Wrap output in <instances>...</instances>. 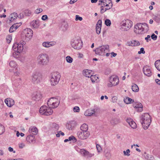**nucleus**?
Instances as JSON below:
<instances>
[{"label":"nucleus","instance_id":"41","mask_svg":"<svg viewBox=\"0 0 160 160\" xmlns=\"http://www.w3.org/2000/svg\"><path fill=\"white\" fill-rule=\"evenodd\" d=\"M105 24L107 26H110L111 24V21L109 19H106L105 21Z\"/></svg>","mask_w":160,"mask_h":160},{"label":"nucleus","instance_id":"40","mask_svg":"<svg viewBox=\"0 0 160 160\" xmlns=\"http://www.w3.org/2000/svg\"><path fill=\"white\" fill-rule=\"evenodd\" d=\"M90 78L92 82H94L95 81L97 80V79L98 78L96 75H92L90 77Z\"/></svg>","mask_w":160,"mask_h":160},{"label":"nucleus","instance_id":"29","mask_svg":"<svg viewBox=\"0 0 160 160\" xmlns=\"http://www.w3.org/2000/svg\"><path fill=\"white\" fill-rule=\"evenodd\" d=\"M42 46L46 48H49L53 45V43L52 42H45L42 43Z\"/></svg>","mask_w":160,"mask_h":160},{"label":"nucleus","instance_id":"48","mask_svg":"<svg viewBox=\"0 0 160 160\" xmlns=\"http://www.w3.org/2000/svg\"><path fill=\"white\" fill-rule=\"evenodd\" d=\"M60 134L61 135L63 136L64 135V133L63 132H61V131H58V133L56 134V136L57 137H58V138L60 136Z\"/></svg>","mask_w":160,"mask_h":160},{"label":"nucleus","instance_id":"56","mask_svg":"<svg viewBox=\"0 0 160 160\" xmlns=\"http://www.w3.org/2000/svg\"><path fill=\"white\" fill-rule=\"evenodd\" d=\"M155 19L157 22H160V16L158 15L157 16H156L155 18Z\"/></svg>","mask_w":160,"mask_h":160},{"label":"nucleus","instance_id":"52","mask_svg":"<svg viewBox=\"0 0 160 160\" xmlns=\"http://www.w3.org/2000/svg\"><path fill=\"white\" fill-rule=\"evenodd\" d=\"M82 20V17H80L78 15H76V16L75 20L76 21H78L79 20L80 21H81Z\"/></svg>","mask_w":160,"mask_h":160},{"label":"nucleus","instance_id":"30","mask_svg":"<svg viewBox=\"0 0 160 160\" xmlns=\"http://www.w3.org/2000/svg\"><path fill=\"white\" fill-rule=\"evenodd\" d=\"M88 126L86 124H83L80 127V130L82 131L88 132Z\"/></svg>","mask_w":160,"mask_h":160},{"label":"nucleus","instance_id":"25","mask_svg":"<svg viewBox=\"0 0 160 160\" xmlns=\"http://www.w3.org/2000/svg\"><path fill=\"white\" fill-rule=\"evenodd\" d=\"M92 72V71L89 70H85L83 71V74L86 77L90 78L92 75L91 73Z\"/></svg>","mask_w":160,"mask_h":160},{"label":"nucleus","instance_id":"61","mask_svg":"<svg viewBox=\"0 0 160 160\" xmlns=\"http://www.w3.org/2000/svg\"><path fill=\"white\" fill-rule=\"evenodd\" d=\"M150 36L149 35H148L147 36V37L145 38V40L147 41V42H148V39H149V40L150 41L151 40V39H150Z\"/></svg>","mask_w":160,"mask_h":160},{"label":"nucleus","instance_id":"55","mask_svg":"<svg viewBox=\"0 0 160 160\" xmlns=\"http://www.w3.org/2000/svg\"><path fill=\"white\" fill-rule=\"evenodd\" d=\"M118 98L117 97L114 96L112 97V101L113 102H117Z\"/></svg>","mask_w":160,"mask_h":160},{"label":"nucleus","instance_id":"37","mask_svg":"<svg viewBox=\"0 0 160 160\" xmlns=\"http://www.w3.org/2000/svg\"><path fill=\"white\" fill-rule=\"evenodd\" d=\"M5 131L4 126L0 124V135L2 134Z\"/></svg>","mask_w":160,"mask_h":160},{"label":"nucleus","instance_id":"39","mask_svg":"<svg viewBox=\"0 0 160 160\" xmlns=\"http://www.w3.org/2000/svg\"><path fill=\"white\" fill-rule=\"evenodd\" d=\"M10 16L12 19H13V20H14L17 18L18 17V15L17 13L14 12L13 13L11 14Z\"/></svg>","mask_w":160,"mask_h":160},{"label":"nucleus","instance_id":"44","mask_svg":"<svg viewBox=\"0 0 160 160\" xmlns=\"http://www.w3.org/2000/svg\"><path fill=\"white\" fill-rule=\"evenodd\" d=\"M66 60L68 62L71 63L72 62L73 59L69 56H68L66 57Z\"/></svg>","mask_w":160,"mask_h":160},{"label":"nucleus","instance_id":"60","mask_svg":"<svg viewBox=\"0 0 160 160\" xmlns=\"http://www.w3.org/2000/svg\"><path fill=\"white\" fill-rule=\"evenodd\" d=\"M48 18V16L47 15H43L42 16V19L43 20H45Z\"/></svg>","mask_w":160,"mask_h":160},{"label":"nucleus","instance_id":"50","mask_svg":"<svg viewBox=\"0 0 160 160\" xmlns=\"http://www.w3.org/2000/svg\"><path fill=\"white\" fill-rule=\"evenodd\" d=\"M16 30V29L14 27L13 25L10 28L9 30V32H12Z\"/></svg>","mask_w":160,"mask_h":160},{"label":"nucleus","instance_id":"22","mask_svg":"<svg viewBox=\"0 0 160 160\" xmlns=\"http://www.w3.org/2000/svg\"><path fill=\"white\" fill-rule=\"evenodd\" d=\"M95 112V109L87 110L85 112V115L86 116H90L94 114Z\"/></svg>","mask_w":160,"mask_h":160},{"label":"nucleus","instance_id":"3","mask_svg":"<svg viewBox=\"0 0 160 160\" xmlns=\"http://www.w3.org/2000/svg\"><path fill=\"white\" fill-rule=\"evenodd\" d=\"M49 61L48 55L45 53L41 54L37 57L38 64L40 66H46L48 64Z\"/></svg>","mask_w":160,"mask_h":160},{"label":"nucleus","instance_id":"1","mask_svg":"<svg viewBox=\"0 0 160 160\" xmlns=\"http://www.w3.org/2000/svg\"><path fill=\"white\" fill-rule=\"evenodd\" d=\"M149 30V27L147 24L139 23L134 26V32L138 34H144L147 32Z\"/></svg>","mask_w":160,"mask_h":160},{"label":"nucleus","instance_id":"62","mask_svg":"<svg viewBox=\"0 0 160 160\" xmlns=\"http://www.w3.org/2000/svg\"><path fill=\"white\" fill-rule=\"evenodd\" d=\"M133 41L128 42H127V44L129 46H132Z\"/></svg>","mask_w":160,"mask_h":160},{"label":"nucleus","instance_id":"34","mask_svg":"<svg viewBox=\"0 0 160 160\" xmlns=\"http://www.w3.org/2000/svg\"><path fill=\"white\" fill-rule=\"evenodd\" d=\"M105 156L108 160H109L112 158V155L110 151H107L106 152Z\"/></svg>","mask_w":160,"mask_h":160},{"label":"nucleus","instance_id":"9","mask_svg":"<svg viewBox=\"0 0 160 160\" xmlns=\"http://www.w3.org/2000/svg\"><path fill=\"white\" fill-rule=\"evenodd\" d=\"M132 22L129 20L122 21L121 23L122 30L127 31L132 26Z\"/></svg>","mask_w":160,"mask_h":160},{"label":"nucleus","instance_id":"2","mask_svg":"<svg viewBox=\"0 0 160 160\" xmlns=\"http://www.w3.org/2000/svg\"><path fill=\"white\" fill-rule=\"evenodd\" d=\"M151 122V117L148 113L142 114L140 117V122L144 129H147Z\"/></svg>","mask_w":160,"mask_h":160},{"label":"nucleus","instance_id":"23","mask_svg":"<svg viewBox=\"0 0 160 160\" xmlns=\"http://www.w3.org/2000/svg\"><path fill=\"white\" fill-rule=\"evenodd\" d=\"M111 125H114L118 124L120 122L119 119L117 118H112L110 121Z\"/></svg>","mask_w":160,"mask_h":160},{"label":"nucleus","instance_id":"38","mask_svg":"<svg viewBox=\"0 0 160 160\" xmlns=\"http://www.w3.org/2000/svg\"><path fill=\"white\" fill-rule=\"evenodd\" d=\"M9 64L11 67L13 68H15L17 66V64L14 61H10Z\"/></svg>","mask_w":160,"mask_h":160},{"label":"nucleus","instance_id":"36","mask_svg":"<svg viewBox=\"0 0 160 160\" xmlns=\"http://www.w3.org/2000/svg\"><path fill=\"white\" fill-rule=\"evenodd\" d=\"M52 128L55 131H57L58 130L59 126L57 124L53 123L52 124Z\"/></svg>","mask_w":160,"mask_h":160},{"label":"nucleus","instance_id":"35","mask_svg":"<svg viewBox=\"0 0 160 160\" xmlns=\"http://www.w3.org/2000/svg\"><path fill=\"white\" fill-rule=\"evenodd\" d=\"M132 90L133 91L137 92L139 90V88L137 85L136 84H134L132 86Z\"/></svg>","mask_w":160,"mask_h":160},{"label":"nucleus","instance_id":"27","mask_svg":"<svg viewBox=\"0 0 160 160\" xmlns=\"http://www.w3.org/2000/svg\"><path fill=\"white\" fill-rule=\"evenodd\" d=\"M30 24L33 28H37L39 26V23L38 20H33Z\"/></svg>","mask_w":160,"mask_h":160},{"label":"nucleus","instance_id":"28","mask_svg":"<svg viewBox=\"0 0 160 160\" xmlns=\"http://www.w3.org/2000/svg\"><path fill=\"white\" fill-rule=\"evenodd\" d=\"M60 102V100L57 98H50L47 102V104H50L52 102Z\"/></svg>","mask_w":160,"mask_h":160},{"label":"nucleus","instance_id":"7","mask_svg":"<svg viewBox=\"0 0 160 160\" xmlns=\"http://www.w3.org/2000/svg\"><path fill=\"white\" fill-rule=\"evenodd\" d=\"M61 76L57 72L52 73L50 82L52 85L54 86L57 84Z\"/></svg>","mask_w":160,"mask_h":160},{"label":"nucleus","instance_id":"11","mask_svg":"<svg viewBox=\"0 0 160 160\" xmlns=\"http://www.w3.org/2000/svg\"><path fill=\"white\" fill-rule=\"evenodd\" d=\"M23 33L27 40H29L32 38L33 35V31L31 29L27 28L24 30Z\"/></svg>","mask_w":160,"mask_h":160},{"label":"nucleus","instance_id":"18","mask_svg":"<svg viewBox=\"0 0 160 160\" xmlns=\"http://www.w3.org/2000/svg\"><path fill=\"white\" fill-rule=\"evenodd\" d=\"M102 25V20H98L96 27V33L98 34H99L101 32Z\"/></svg>","mask_w":160,"mask_h":160},{"label":"nucleus","instance_id":"14","mask_svg":"<svg viewBox=\"0 0 160 160\" xmlns=\"http://www.w3.org/2000/svg\"><path fill=\"white\" fill-rule=\"evenodd\" d=\"M12 48L15 51H16L15 49H17L18 52L19 53L22 52L23 49V44H14Z\"/></svg>","mask_w":160,"mask_h":160},{"label":"nucleus","instance_id":"47","mask_svg":"<svg viewBox=\"0 0 160 160\" xmlns=\"http://www.w3.org/2000/svg\"><path fill=\"white\" fill-rule=\"evenodd\" d=\"M12 39V36L10 35H8L7 36L6 38V39L7 40V42L8 43H9L11 40Z\"/></svg>","mask_w":160,"mask_h":160},{"label":"nucleus","instance_id":"10","mask_svg":"<svg viewBox=\"0 0 160 160\" xmlns=\"http://www.w3.org/2000/svg\"><path fill=\"white\" fill-rule=\"evenodd\" d=\"M78 138L81 139H85L87 138L90 135L89 132H86L80 131L78 132L77 133Z\"/></svg>","mask_w":160,"mask_h":160},{"label":"nucleus","instance_id":"46","mask_svg":"<svg viewBox=\"0 0 160 160\" xmlns=\"http://www.w3.org/2000/svg\"><path fill=\"white\" fill-rule=\"evenodd\" d=\"M139 45L140 43L139 41L136 40L133 41L132 46H138Z\"/></svg>","mask_w":160,"mask_h":160},{"label":"nucleus","instance_id":"13","mask_svg":"<svg viewBox=\"0 0 160 160\" xmlns=\"http://www.w3.org/2000/svg\"><path fill=\"white\" fill-rule=\"evenodd\" d=\"M110 81L112 83L113 86H115L118 85L119 82V78L117 76L113 75L110 77Z\"/></svg>","mask_w":160,"mask_h":160},{"label":"nucleus","instance_id":"12","mask_svg":"<svg viewBox=\"0 0 160 160\" xmlns=\"http://www.w3.org/2000/svg\"><path fill=\"white\" fill-rule=\"evenodd\" d=\"M142 71L144 74L148 77H150L152 75L151 70L149 66H144Z\"/></svg>","mask_w":160,"mask_h":160},{"label":"nucleus","instance_id":"53","mask_svg":"<svg viewBox=\"0 0 160 160\" xmlns=\"http://www.w3.org/2000/svg\"><path fill=\"white\" fill-rule=\"evenodd\" d=\"M96 148L97 149V150L98 152H100L102 150V148L100 146L99 144H97L96 145Z\"/></svg>","mask_w":160,"mask_h":160},{"label":"nucleus","instance_id":"20","mask_svg":"<svg viewBox=\"0 0 160 160\" xmlns=\"http://www.w3.org/2000/svg\"><path fill=\"white\" fill-rule=\"evenodd\" d=\"M134 107L137 109L138 112H141L142 111L143 106L140 103H137L134 106Z\"/></svg>","mask_w":160,"mask_h":160},{"label":"nucleus","instance_id":"45","mask_svg":"<svg viewBox=\"0 0 160 160\" xmlns=\"http://www.w3.org/2000/svg\"><path fill=\"white\" fill-rule=\"evenodd\" d=\"M31 11L28 9L25 10L24 11V14L26 16H29L31 14Z\"/></svg>","mask_w":160,"mask_h":160},{"label":"nucleus","instance_id":"15","mask_svg":"<svg viewBox=\"0 0 160 160\" xmlns=\"http://www.w3.org/2000/svg\"><path fill=\"white\" fill-rule=\"evenodd\" d=\"M101 1V3H105L106 4L105 6L107 7L108 6L109 7L108 8H105V11H106L107 10L111 9L112 6V3L111 0H103Z\"/></svg>","mask_w":160,"mask_h":160},{"label":"nucleus","instance_id":"57","mask_svg":"<svg viewBox=\"0 0 160 160\" xmlns=\"http://www.w3.org/2000/svg\"><path fill=\"white\" fill-rule=\"evenodd\" d=\"M42 11V9L41 8L37 9L35 11L36 13H39Z\"/></svg>","mask_w":160,"mask_h":160},{"label":"nucleus","instance_id":"54","mask_svg":"<svg viewBox=\"0 0 160 160\" xmlns=\"http://www.w3.org/2000/svg\"><path fill=\"white\" fill-rule=\"evenodd\" d=\"M151 37L153 40H155L157 39V36L156 35H155L154 33H153Z\"/></svg>","mask_w":160,"mask_h":160},{"label":"nucleus","instance_id":"42","mask_svg":"<svg viewBox=\"0 0 160 160\" xmlns=\"http://www.w3.org/2000/svg\"><path fill=\"white\" fill-rule=\"evenodd\" d=\"M68 138L69 141H72L73 142H76L77 141V139L73 136H72L70 137H69Z\"/></svg>","mask_w":160,"mask_h":160},{"label":"nucleus","instance_id":"33","mask_svg":"<svg viewBox=\"0 0 160 160\" xmlns=\"http://www.w3.org/2000/svg\"><path fill=\"white\" fill-rule=\"evenodd\" d=\"M155 66L157 70L160 71V60H157L155 62Z\"/></svg>","mask_w":160,"mask_h":160},{"label":"nucleus","instance_id":"26","mask_svg":"<svg viewBox=\"0 0 160 160\" xmlns=\"http://www.w3.org/2000/svg\"><path fill=\"white\" fill-rule=\"evenodd\" d=\"M60 103V102H52L50 104H48V106L49 108L51 109V108H55L58 107Z\"/></svg>","mask_w":160,"mask_h":160},{"label":"nucleus","instance_id":"8","mask_svg":"<svg viewBox=\"0 0 160 160\" xmlns=\"http://www.w3.org/2000/svg\"><path fill=\"white\" fill-rule=\"evenodd\" d=\"M39 112L41 114L46 116L51 115L53 112L52 109L46 106H42L39 109Z\"/></svg>","mask_w":160,"mask_h":160},{"label":"nucleus","instance_id":"17","mask_svg":"<svg viewBox=\"0 0 160 160\" xmlns=\"http://www.w3.org/2000/svg\"><path fill=\"white\" fill-rule=\"evenodd\" d=\"M80 152L81 154L83 156L88 158H91L94 155V154L91 153L84 149H81Z\"/></svg>","mask_w":160,"mask_h":160},{"label":"nucleus","instance_id":"32","mask_svg":"<svg viewBox=\"0 0 160 160\" xmlns=\"http://www.w3.org/2000/svg\"><path fill=\"white\" fill-rule=\"evenodd\" d=\"M72 122H70L69 123H67L66 125L67 128L69 130H72L74 127V125L73 124H72Z\"/></svg>","mask_w":160,"mask_h":160},{"label":"nucleus","instance_id":"6","mask_svg":"<svg viewBox=\"0 0 160 160\" xmlns=\"http://www.w3.org/2000/svg\"><path fill=\"white\" fill-rule=\"evenodd\" d=\"M32 82L34 84L40 83L42 80V74L38 72H33L31 76Z\"/></svg>","mask_w":160,"mask_h":160},{"label":"nucleus","instance_id":"51","mask_svg":"<svg viewBox=\"0 0 160 160\" xmlns=\"http://www.w3.org/2000/svg\"><path fill=\"white\" fill-rule=\"evenodd\" d=\"M73 110L74 112H79L80 111V109L78 107H75L73 109Z\"/></svg>","mask_w":160,"mask_h":160},{"label":"nucleus","instance_id":"58","mask_svg":"<svg viewBox=\"0 0 160 160\" xmlns=\"http://www.w3.org/2000/svg\"><path fill=\"white\" fill-rule=\"evenodd\" d=\"M18 17L19 18H24V14L23 13H20L18 15Z\"/></svg>","mask_w":160,"mask_h":160},{"label":"nucleus","instance_id":"21","mask_svg":"<svg viewBox=\"0 0 160 160\" xmlns=\"http://www.w3.org/2000/svg\"><path fill=\"white\" fill-rule=\"evenodd\" d=\"M26 140L29 143H34L35 142L34 137L32 135H28L26 138Z\"/></svg>","mask_w":160,"mask_h":160},{"label":"nucleus","instance_id":"43","mask_svg":"<svg viewBox=\"0 0 160 160\" xmlns=\"http://www.w3.org/2000/svg\"><path fill=\"white\" fill-rule=\"evenodd\" d=\"M130 123V124L129 125L132 128L134 129L137 128V125L136 123L133 121H132V122H131Z\"/></svg>","mask_w":160,"mask_h":160},{"label":"nucleus","instance_id":"59","mask_svg":"<svg viewBox=\"0 0 160 160\" xmlns=\"http://www.w3.org/2000/svg\"><path fill=\"white\" fill-rule=\"evenodd\" d=\"M143 155L145 158L148 160V157L150 155L145 152L144 153Z\"/></svg>","mask_w":160,"mask_h":160},{"label":"nucleus","instance_id":"16","mask_svg":"<svg viewBox=\"0 0 160 160\" xmlns=\"http://www.w3.org/2000/svg\"><path fill=\"white\" fill-rule=\"evenodd\" d=\"M42 98V95L40 92H36L34 93L32 96V99L36 101H38Z\"/></svg>","mask_w":160,"mask_h":160},{"label":"nucleus","instance_id":"24","mask_svg":"<svg viewBox=\"0 0 160 160\" xmlns=\"http://www.w3.org/2000/svg\"><path fill=\"white\" fill-rule=\"evenodd\" d=\"M29 132L33 134L36 135L37 134L38 131L37 128L35 127H31L29 130Z\"/></svg>","mask_w":160,"mask_h":160},{"label":"nucleus","instance_id":"19","mask_svg":"<svg viewBox=\"0 0 160 160\" xmlns=\"http://www.w3.org/2000/svg\"><path fill=\"white\" fill-rule=\"evenodd\" d=\"M5 102L7 106L9 107H12L14 104V101L11 98L6 99L5 100Z\"/></svg>","mask_w":160,"mask_h":160},{"label":"nucleus","instance_id":"4","mask_svg":"<svg viewBox=\"0 0 160 160\" xmlns=\"http://www.w3.org/2000/svg\"><path fill=\"white\" fill-rule=\"evenodd\" d=\"M96 54L100 56H104L105 53L109 51V46L106 45L99 47L94 50Z\"/></svg>","mask_w":160,"mask_h":160},{"label":"nucleus","instance_id":"5","mask_svg":"<svg viewBox=\"0 0 160 160\" xmlns=\"http://www.w3.org/2000/svg\"><path fill=\"white\" fill-rule=\"evenodd\" d=\"M71 45L74 49L79 50L82 48L83 44L80 38L78 37L71 42Z\"/></svg>","mask_w":160,"mask_h":160},{"label":"nucleus","instance_id":"64","mask_svg":"<svg viewBox=\"0 0 160 160\" xmlns=\"http://www.w3.org/2000/svg\"><path fill=\"white\" fill-rule=\"evenodd\" d=\"M155 81L156 83H157V84L160 85V80L158 79H155Z\"/></svg>","mask_w":160,"mask_h":160},{"label":"nucleus","instance_id":"31","mask_svg":"<svg viewBox=\"0 0 160 160\" xmlns=\"http://www.w3.org/2000/svg\"><path fill=\"white\" fill-rule=\"evenodd\" d=\"M124 101L127 104L131 103L134 102V100L131 99L129 97H127L124 99Z\"/></svg>","mask_w":160,"mask_h":160},{"label":"nucleus","instance_id":"49","mask_svg":"<svg viewBox=\"0 0 160 160\" xmlns=\"http://www.w3.org/2000/svg\"><path fill=\"white\" fill-rule=\"evenodd\" d=\"M22 24L21 23H17L13 24L16 30L20 27Z\"/></svg>","mask_w":160,"mask_h":160},{"label":"nucleus","instance_id":"63","mask_svg":"<svg viewBox=\"0 0 160 160\" xmlns=\"http://www.w3.org/2000/svg\"><path fill=\"white\" fill-rule=\"evenodd\" d=\"M154 159V157L153 156L150 155L148 157V160H153Z\"/></svg>","mask_w":160,"mask_h":160}]
</instances>
